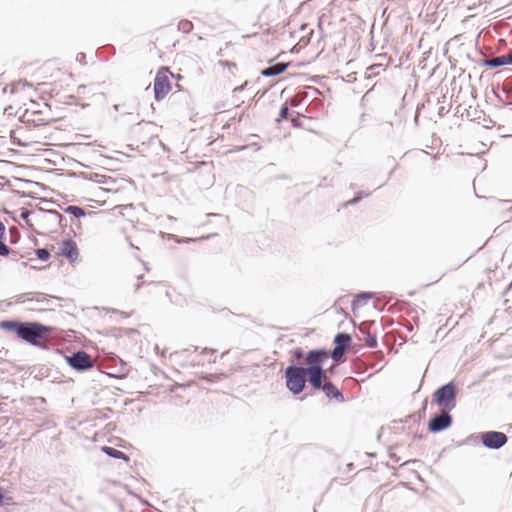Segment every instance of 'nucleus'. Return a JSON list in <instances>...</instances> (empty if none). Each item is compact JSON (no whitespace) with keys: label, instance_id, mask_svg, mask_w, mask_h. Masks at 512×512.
<instances>
[{"label":"nucleus","instance_id":"nucleus-1","mask_svg":"<svg viewBox=\"0 0 512 512\" xmlns=\"http://www.w3.org/2000/svg\"><path fill=\"white\" fill-rule=\"evenodd\" d=\"M39 71L45 80L39 86H52V91L59 92L73 83V74L66 69L63 62L57 59L44 62Z\"/></svg>","mask_w":512,"mask_h":512},{"label":"nucleus","instance_id":"nucleus-2","mask_svg":"<svg viewBox=\"0 0 512 512\" xmlns=\"http://www.w3.org/2000/svg\"><path fill=\"white\" fill-rule=\"evenodd\" d=\"M39 71L45 80L39 86H52V91L59 92L73 83V74L66 69L63 62L57 59L44 62Z\"/></svg>","mask_w":512,"mask_h":512},{"label":"nucleus","instance_id":"nucleus-3","mask_svg":"<svg viewBox=\"0 0 512 512\" xmlns=\"http://www.w3.org/2000/svg\"><path fill=\"white\" fill-rule=\"evenodd\" d=\"M330 351L326 349L310 350L305 356V372L308 381L314 390H319L321 382L326 380V371L323 365L329 360Z\"/></svg>","mask_w":512,"mask_h":512},{"label":"nucleus","instance_id":"nucleus-4","mask_svg":"<svg viewBox=\"0 0 512 512\" xmlns=\"http://www.w3.org/2000/svg\"><path fill=\"white\" fill-rule=\"evenodd\" d=\"M51 332L52 328L49 326L30 322L20 327L18 336L32 345L44 347Z\"/></svg>","mask_w":512,"mask_h":512},{"label":"nucleus","instance_id":"nucleus-5","mask_svg":"<svg viewBox=\"0 0 512 512\" xmlns=\"http://www.w3.org/2000/svg\"><path fill=\"white\" fill-rule=\"evenodd\" d=\"M169 364L179 370L187 367H195L196 364H201V355L198 353V348L182 349L171 353L168 357Z\"/></svg>","mask_w":512,"mask_h":512},{"label":"nucleus","instance_id":"nucleus-6","mask_svg":"<svg viewBox=\"0 0 512 512\" xmlns=\"http://www.w3.org/2000/svg\"><path fill=\"white\" fill-rule=\"evenodd\" d=\"M304 367L288 366L285 370L286 386L293 394H300L306 383Z\"/></svg>","mask_w":512,"mask_h":512},{"label":"nucleus","instance_id":"nucleus-7","mask_svg":"<svg viewBox=\"0 0 512 512\" xmlns=\"http://www.w3.org/2000/svg\"><path fill=\"white\" fill-rule=\"evenodd\" d=\"M173 74L169 71L167 67H161L156 74L154 80V93L156 100L164 99L169 92L171 91V81L170 77Z\"/></svg>","mask_w":512,"mask_h":512},{"label":"nucleus","instance_id":"nucleus-8","mask_svg":"<svg viewBox=\"0 0 512 512\" xmlns=\"http://www.w3.org/2000/svg\"><path fill=\"white\" fill-rule=\"evenodd\" d=\"M456 390L453 383H448L439 388L434 393V401L439 405L441 410H452L455 405Z\"/></svg>","mask_w":512,"mask_h":512},{"label":"nucleus","instance_id":"nucleus-9","mask_svg":"<svg viewBox=\"0 0 512 512\" xmlns=\"http://www.w3.org/2000/svg\"><path fill=\"white\" fill-rule=\"evenodd\" d=\"M57 255L65 257L71 264L76 263L80 256L77 243L71 238L62 240L59 243Z\"/></svg>","mask_w":512,"mask_h":512},{"label":"nucleus","instance_id":"nucleus-10","mask_svg":"<svg viewBox=\"0 0 512 512\" xmlns=\"http://www.w3.org/2000/svg\"><path fill=\"white\" fill-rule=\"evenodd\" d=\"M335 347L330 352V357L338 363L343 360L344 353L351 344V337L346 333H339L334 338Z\"/></svg>","mask_w":512,"mask_h":512},{"label":"nucleus","instance_id":"nucleus-11","mask_svg":"<svg viewBox=\"0 0 512 512\" xmlns=\"http://www.w3.org/2000/svg\"><path fill=\"white\" fill-rule=\"evenodd\" d=\"M481 440L486 447L499 449L507 442V436L502 432L489 431L481 435Z\"/></svg>","mask_w":512,"mask_h":512},{"label":"nucleus","instance_id":"nucleus-12","mask_svg":"<svg viewBox=\"0 0 512 512\" xmlns=\"http://www.w3.org/2000/svg\"><path fill=\"white\" fill-rule=\"evenodd\" d=\"M71 367L76 370H87L93 367V361L86 352L79 351L67 358Z\"/></svg>","mask_w":512,"mask_h":512},{"label":"nucleus","instance_id":"nucleus-13","mask_svg":"<svg viewBox=\"0 0 512 512\" xmlns=\"http://www.w3.org/2000/svg\"><path fill=\"white\" fill-rule=\"evenodd\" d=\"M448 412L447 410H442L440 415H436L429 421L428 427L431 432H439L450 427L452 418Z\"/></svg>","mask_w":512,"mask_h":512},{"label":"nucleus","instance_id":"nucleus-14","mask_svg":"<svg viewBox=\"0 0 512 512\" xmlns=\"http://www.w3.org/2000/svg\"><path fill=\"white\" fill-rule=\"evenodd\" d=\"M136 140L145 144L154 137V126L152 123L138 124L132 131Z\"/></svg>","mask_w":512,"mask_h":512},{"label":"nucleus","instance_id":"nucleus-15","mask_svg":"<svg viewBox=\"0 0 512 512\" xmlns=\"http://www.w3.org/2000/svg\"><path fill=\"white\" fill-rule=\"evenodd\" d=\"M320 389H322L328 398H334L338 402H342L344 400V396L341 391L327 378L321 382Z\"/></svg>","mask_w":512,"mask_h":512},{"label":"nucleus","instance_id":"nucleus-16","mask_svg":"<svg viewBox=\"0 0 512 512\" xmlns=\"http://www.w3.org/2000/svg\"><path fill=\"white\" fill-rule=\"evenodd\" d=\"M218 64L222 69L223 76L227 78L235 76L238 72V66L234 61L219 60Z\"/></svg>","mask_w":512,"mask_h":512},{"label":"nucleus","instance_id":"nucleus-17","mask_svg":"<svg viewBox=\"0 0 512 512\" xmlns=\"http://www.w3.org/2000/svg\"><path fill=\"white\" fill-rule=\"evenodd\" d=\"M198 353L201 355V361H203V363L196 364L197 366H204L207 364L214 363L216 361L217 352L214 349H208V348H204L202 350L198 349Z\"/></svg>","mask_w":512,"mask_h":512},{"label":"nucleus","instance_id":"nucleus-18","mask_svg":"<svg viewBox=\"0 0 512 512\" xmlns=\"http://www.w3.org/2000/svg\"><path fill=\"white\" fill-rule=\"evenodd\" d=\"M288 64L285 63H277L273 66L267 67L264 70H262V75L266 77H272L281 74L285 71Z\"/></svg>","mask_w":512,"mask_h":512},{"label":"nucleus","instance_id":"nucleus-19","mask_svg":"<svg viewBox=\"0 0 512 512\" xmlns=\"http://www.w3.org/2000/svg\"><path fill=\"white\" fill-rule=\"evenodd\" d=\"M102 451L104 453H106L110 457H113V458H116V459H122V460H124L126 462L129 461V457L125 453H123L122 451L117 450L115 448H112V447H109V446H103L102 447Z\"/></svg>","mask_w":512,"mask_h":512},{"label":"nucleus","instance_id":"nucleus-20","mask_svg":"<svg viewBox=\"0 0 512 512\" xmlns=\"http://www.w3.org/2000/svg\"><path fill=\"white\" fill-rule=\"evenodd\" d=\"M23 323L16 321H2L0 322V328L6 331H15L18 334L20 327H23Z\"/></svg>","mask_w":512,"mask_h":512},{"label":"nucleus","instance_id":"nucleus-21","mask_svg":"<svg viewBox=\"0 0 512 512\" xmlns=\"http://www.w3.org/2000/svg\"><path fill=\"white\" fill-rule=\"evenodd\" d=\"M486 64L490 67H499L503 65H507V59L505 55H501L498 57L491 58L486 61Z\"/></svg>","mask_w":512,"mask_h":512},{"label":"nucleus","instance_id":"nucleus-22","mask_svg":"<svg viewBox=\"0 0 512 512\" xmlns=\"http://www.w3.org/2000/svg\"><path fill=\"white\" fill-rule=\"evenodd\" d=\"M65 212L68 213V214H71L77 218H80L82 216L85 215V210L81 207H78V206H68L66 209H65Z\"/></svg>","mask_w":512,"mask_h":512},{"label":"nucleus","instance_id":"nucleus-23","mask_svg":"<svg viewBox=\"0 0 512 512\" xmlns=\"http://www.w3.org/2000/svg\"><path fill=\"white\" fill-rule=\"evenodd\" d=\"M36 255H37V258L42 260V261H46L50 257L49 251L47 249H44V248L37 249L36 250Z\"/></svg>","mask_w":512,"mask_h":512},{"label":"nucleus","instance_id":"nucleus-24","mask_svg":"<svg viewBox=\"0 0 512 512\" xmlns=\"http://www.w3.org/2000/svg\"><path fill=\"white\" fill-rule=\"evenodd\" d=\"M288 106L285 104L284 106H282V108L280 109V113H279V117L277 118V121L280 122L284 119H286L288 117Z\"/></svg>","mask_w":512,"mask_h":512},{"label":"nucleus","instance_id":"nucleus-25","mask_svg":"<svg viewBox=\"0 0 512 512\" xmlns=\"http://www.w3.org/2000/svg\"><path fill=\"white\" fill-rule=\"evenodd\" d=\"M230 44H227L226 47H221L218 51V55L220 57H225L228 55V51L231 50V51H234V47H229Z\"/></svg>","mask_w":512,"mask_h":512},{"label":"nucleus","instance_id":"nucleus-26","mask_svg":"<svg viewBox=\"0 0 512 512\" xmlns=\"http://www.w3.org/2000/svg\"><path fill=\"white\" fill-rule=\"evenodd\" d=\"M366 344L367 346L373 348L377 345L376 337L373 335L368 334L366 338Z\"/></svg>","mask_w":512,"mask_h":512},{"label":"nucleus","instance_id":"nucleus-27","mask_svg":"<svg viewBox=\"0 0 512 512\" xmlns=\"http://www.w3.org/2000/svg\"><path fill=\"white\" fill-rule=\"evenodd\" d=\"M4 503H6V504L12 503V498L8 497V498H6V501H5L3 491L0 488V506H2Z\"/></svg>","mask_w":512,"mask_h":512},{"label":"nucleus","instance_id":"nucleus-28","mask_svg":"<svg viewBox=\"0 0 512 512\" xmlns=\"http://www.w3.org/2000/svg\"><path fill=\"white\" fill-rule=\"evenodd\" d=\"M181 25L184 31H190V29L192 28L191 22L188 21L182 22Z\"/></svg>","mask_w":512,"mask_h":512},{"label":"nucleus","instance_id":"nucleus-29","mask_svg":"<svg viewBox=\"0 0 512 512\" xmlns=\"http://www.w3.org/2000/svg\"><path fill=\"white\" fill-rule=\"evenodd\" d=\"M5 231H6L5 225L0 221V238L4 237Z\"/></svg>","mask_w":512,"mask_h":512},{"label":"nucleus","instance_id":"nucleus-30","mask_svg":"<svg viewBox=\"0 0 512 512\" xmlns=\"http://www.w3.org/2000/svg\"><path fill=\"white\" fill-rule=\"evenodd\" d=\"M506 56V59H507V64H512V51L505 55Z\"/></svg>","mask_w":512,"mask_h":512},{"label":"nucleus","instance_id":"nucleus-31","mask_svg":"<svg viewBox=\"0 0 512 512\" xmlns=\"http://www.w3.org/2000/svg\"><path fill=\"white\" fill-rule=\"evenodd\" d=\"M78 57H79V60H80L81 62L85 63V58H86V57H85V54H82V53H81V54H79V55H78Z\"/></svg>","mask_w":512,"mask_h":512},{"label":"nucleus","instance_id":"nucleus-32","mask_svg":"<svg viewBox=\"0 0 512 512\" xmlns=\"http://www.w3.org/2000/svg\"><path fill=\"white\" fill-rule=\"evenodd\" d=\"M292 124L296 127L300 126V122L297 119H292Z\"/></svg>","mask_w":512,"mask_h":512},{"label":"nucleus","instance_id":"nucleus-33","mask_svg":"<svg viewBox=\"0 0 512 512\" xmlns=\"http://www.w3.org/2000/svg\"><path fill=\"white\" fill-rule=\"evenodd\" d=\"M296 357L297 358H301L302 357V352L301 351H297L296 352Z\"/></svg>","mask_w":512,"mask_h":512}]
</instances>
